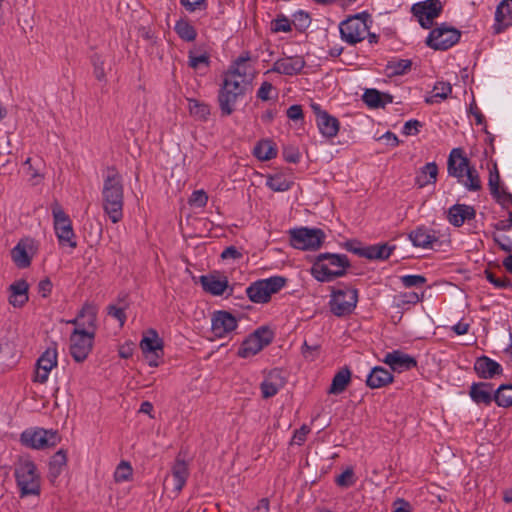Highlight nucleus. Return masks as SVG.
Segmentation results:
<instances>
[{
    "label": "nucleus",
    "instance_id": "nucleus-1",
    "mask_svg": "<svg viewBox=\"0 0 512 512\" xmlns=\"http://www.w3.org/2000/svg\"><path fill=\"white\" fill-rule=\"evenodd\" d=\"M123 205V178L114 167H108L103 181L102 207L112 223H118L122 220Z\"/></svg>",
    "mask_w": 512,
    "mask_h": 512
},
{
    "label": "nucleus",
    "instance_id": "nucleus-2",
    "mask_svg": "<svg viewBox=\"0 0 512 512\" xmlns=\"http://www.w3.org/2000/svg\"><path fill=\"white\" fill-rule=\"evenodd\" d=\"M350 266L345 254L320 253L311 267V275L319 282H332L346 275Z\"/></svg>",
    "mask_w": 512,
    "mask_h": 512
},
{
    "label": "nucleus",
    "instance_id": "nucleus-3",
    "mask_svg": "<svg viewBox=\"0 0 512 512\" xmlns=\"http://www.w3.org/2000/svg\"><path fill=\"white\" fill-rule=\"evenodd\" d=\"M238 72H227L224 75L223 84L219 91L218 102L223 116L231 115L235 110V104L245 93V85L237 79Z\"/></svg>",
    "mask_w": 512,
    "mask_h": 512
},
{
    "label": "nucleus",
    "instance_id": "nucleus-4",
    "mask_svg": "<svg viewBox=\"0 0 512 512\" xmlns=\"http://www.w3.org/2000/svg\"><path fill=\"white\" fill-rule=\"evenodd\" d=\"M15 478L21 497L40 494V476L30 459H19L15 465Z\"/></svg>",
    "mask_w": 512,
    "mask_h": 512
},
{
    "label": "nucleus",
    "instance_id": "nucleus-5",
    "mask_svg": "<svg viewBox=\"0 0 512 512\" xmlns=\"http://www.w3.org/2000/svg\"><path fill=\"white\" fill-rule=\"evenodd\" d=\"M372 23L368 12H361L348 17L339 25L341 39L350 45L363 41Z\"/></svg>",
    "mask_w": 512,
    "mask_h": 512
},
{
    "label": "nucleus",
    "instance_id": "nucleus-6",
    "mask_svg": "<svg viewBox=\"0 0 512 512\" xmlns=\"http://www.w3.org/2000/svg\"><path fill=\"white\" fill-rule=\"evenodd\" d=\"M51 212L53 216V227L59 245L75 249L77 242L70 217L66 214L58 201H54L51 204Z\"/></svg>",
    "mask_w": 512,
    "mask_h": 512
},
{
    "label": "nucleus",
    "instance_id": "nucleus-7",
    "mask_svg": "<svg viewBox=\"0 0 512 512\" xmlns=\"http://www.w3.org/2000/svg\"><path fill=\"white\" fill-rule=\"evenodd\" d=\"M287 283L283 276H272L253 282L246 288L248 298L254 303H267L272 294L278 293Z\"/></svg>",
    "mask_w": 512,
    "mask_h": 512
},
{
    "label": "nucleus",
    "instance_id": "nucleus-8",
    "mask_svg": "<svg viewBox=\"0 0 512 512\" xmlns=\"http://www.w3.org/2000/svg\"><path fill=\"white\" fill-rule=\"evenodd\" d=\"M358 302V290L354 288L333 289L329 301L330 311L338 317L350 315Z\"/></svg>",
    "mask_w": 512,
    "mask_h": 512
},
{
    "label": "nucleus",
    "instance_id": "nucleus-9",
    "mask_svg": "<svg viewBox=\"0 0 512 512\" xmlns=\"http://www.w3.org/2000/svg\"><path fill=\"white\" fill-rule=\"evenodd\" d=\"M325 239V233L318 228L302 227L290 231V241L300 250H317Z\"/></svg>",
    "mask_w": 512,
    "mask_h": 512
},
{
    "label": "nucleus",
    "instance_id": "nucleus-10",
    "mask_svg": "<svg viewBox=\"0 0 512 512\" xmlns=\"http://www.w3.org/2000/svg\"><path fill=\"white\" fill-rule=\"evenodd\" d=\"M461 33L456 28L442 23L429 33L426 44L434 50H447L460 39Z\"/></svg>",
    "mask_w": 512,
    "mask_h": 512
},
{
    "label": "nucleus",
    "instance_id": "nucleus-11",
    "mask_svg": "<svg viewBox=\"0 0 512 512\" xmlns=\"http://www.w3.org/2000/svg\"><path fill=\"white\" fill-rule=\"evenodd\" d=\"M273 338L274 334L268 327H260L243 341L238 350V355L242 358L254 356L268 346Z\"/></svg>",
    "mask_w": 512,
    "mask_h": 512
},
{
    "label": "nucleus",
    "instance_id": "nucleus-12",
    "mask_svg": "<svg viewBox=\"0 0 512 512\" xmlns=\"http://www.w3.org/2000/svg\"><path fill=\"white\" fill-rule=\"evenodd\" d=\"M61 440L56 430H46L38 428L35 430H26L21 434V442L33 449H44L57 445Z\"/></svg>",
    "mask_w": 512,
    "mask_h": 512
},
{
    "label": "nucleus",
    "instance_id": "nucleus-13",
    "mask_svg": "<svg viewBox=\"0 0 512 512\" xmlns=\"http://www.w3.org/2000/svg\"><path fill=\"white\" fill-rule=\"evenodd\" d=\"M442 10L443 5L440 0H425L411 7L412 14L424 29H430L433 26L434 19L442 13Z\"/></svg>",
    "mask_w": 512,
    "mask_h": 512
},
{
    "label": "nucleus",
    "instance_id": "nucleus-14",
    "mask_svg": "<svg viewBox=\"0 0 512 512\" xmlns=\"http://www.w3.org/2000/svg\"><path fill=\"white\" fill-rule=\"evenodd\" d=\"M95 335L94 332L88 333L84 330H73L70 335V354L72 358L81 363L87 359L90 354Z\"/></svg>",
    "mask_w": 512,
    "mask_h": 512
},
{
    "label": "nucleus",
    "instance_id": "nucleus-15",
    "mask_svg": "<svg viewBox=\"0 0 512 512\" xmlns=\"http://www.w3.org/2000/svg\"><path fill=\"white\" fill-rule=\"evenodd\" d=\"M150 336H144L140 342V348L151 367L159 365V359L163 356V341L155 330H150Z\"/></svg>",
    "mask_w": 512,
    "mask_h": 512
},
{
    "label": "nucleus",
    "instance_id": "nucleus-16",
    "mask_svg": "<svg viewBox=\"0 0 512 512\" xmlns=\"http://www.w3.org/2000/svg\"><path fill=\"white\" fill-rule=\"evenodd\" d=\"M57 365V347L56 343L48 347L37 360V368L34 380L39 383L47 381L50 371Z\"/></svg>",
    "mask_w": 512,
    "mask_h": 512
},
{
    "label": "nucleus",
    "instance_id": "nucleus-17",
    "mask_svg": "<svg viewBox=\"0 0 512 512\" xmlns=\"http://www.w3.org/2000/svg\"><path fill=\"white\" fill-rule=\"evenodd\" d=\"M471 168L469 159L464 155L461 148H454L449 154L447 161V171L449 176L457 178L458 182L462 181L465 173Z\"/></svg>",
    "mask_w": 512,
    "mask_h": 512
},
{
    "label": "nucleus",
    "instance_id": "nucleus-18",
    "mask_svg": "<svg viewBox=\"0 0 512 512\" xmlns=\"http://www.w3.org/2000/svg\"><path fill=\"white\" fill-rule=\"evenodd\" d=\"M35 242L31 238L21 239L11 250V257L19 268H27L31 264L32 255L35 253Z\"/></svg>",
    "mask_w": 512,
    "mask_h": 512
},
{
    "label": "nucleus",
    "instance_id": "nucleus-19",
    "mask_svg": "<svg viewBox=\"0 0 512 512\" xmlns=\"http://www.w3.org/2000/svg\"><path fill=\"white\" fill-rule=\"evenodd\" d=\"M237 327V319L227 311H216L212 317L211 329L213 334L222 338L231 333Z\"/></svg>",
    "mask_w": 512,
    "mask_h": 512
},
{
    "label": "nucleus",
    "instance_id": "nucleus-20",
    "mask_svg": "<svg viewBox=\"0 0 512 512\" xmlns=\"http://www.w3.org/2000/svg\"><path fill=\"white\" fill-rule=\"evenodd\" d=\"M286 380L281 369L271 370L260 385L262 397L267 399L275 396L285 386Z\"/></svg>",
    "mask_w": 512,
    "mask_h": 512
},
{
    "label": "nucleus",
    "instance_id": "nucleus-21",
    "mask_svg": "<svg viewBox=\"0 0 512 512\" xmlns=\"http://www.w3.org/2000/svg\"><path fill=\"white\" fill-rule=\"evenodd\" d=\"M306 62L302 56L285 57L274 62L272 68L266 73L275 72L287 76L297 75L302 72Z\"/></svg>",
    "mask_w": 512,
    "mask_h": 512
},
{
    "label": "nucleus",
    "instance_id": "nucleus-22",
    "mask_svg": "<svg viewBox=\"0 0 512 512\" xmlns=\"http://www.w3.org/2000/svg\"><path fill=\"white\" fill-rule=\"evenodd\" d=\"M488 186L493 198L503 207H507L512 203V194L500 187V174L497 164L489 170Z\"/></svg>",
    "mask_w": 512,
    "mask_h": 512
},
{
    "label": "nucleus",
    "instance_id": "nucleus-23",
    "mask_svg": "<svg viewBox=\"0 0 512 512\" xmlns=\"http://www.w3.org/2000/svg\"><path fill=\"white\" fill-rule=\"evenodd\" d=\"M383 362L395 371L403 372L408 371L417 366V361L414 357L403 353L400 350H394L385 355Z\"/></svg>",
    "mask_w": 512,
    "mask_h": 512
},
{
    "label": "nucleus",
    "instance_id": "nucleus-24",
    "mask_svg": "<svg viewBox=\"0 0 512 512\" xmlns=\"http://www.w3.org/2000/svg\"><path fill=\"white\" fill-rule=\"evenodd\" d=\"M474 371L481 379H493L503 374L502 366L488 356L477 357L474 363Z\"/></svg>",
    "mask_w": 512,
    "mask_h": 512
},
{
    "label": "nucleus",
    "instance_id": "nucleus-25",
    "mask_svg": "<svg viewBox=\"0 0 512 512\" xmlns=\"http://www.w3.org/2000/svg\"><path fill=\"white\" fill-rule=\"evenodd\" d=\"M409 240L415 247L423 249H432L435 243L439 242V238L435 230L425 226H419L408 234Z\"/></svg>",
    "mask_w": 512,
    "mask_h": 512
},
{
    "label": "nucleus",
    "instance_id": "nucleus-26",
    "mask_svg": "<svg viewBox=\"0 0 512 512\" xmlns=\"http://www.w3.org/2000/svg\"><path fill=\"white\" fill-rule=\"evenodd\" d=\"M188 475L189 470L186 462L181 459H176L171 470V475L167 476L165 479V484H171L173 486V492L177 495L185 486Z\"/></svg>",
    "mask_w": 512,
    "mask_h": 512
},
{
    "label": "nucleus",
    "instance_id": "nucleus-27",
    "mask_svg": "<svg viewBox=\"0 0 512 512\" xmlns=\"http://www.w3.org/2000/svg\"><path fill=\"white\" fill-rule=\"evenodd\" d=\"M494 386L490 382H474L470 386L469 396L477 405L489 406L494 401Z\"/></svg>",
    "mask_w": 512,
    "mask_h": 512
},
{
    "label": "nucleus",
    "instance_id": "nucleus-28",
    "mask_svg": "<svg viewBox=\"0 0 512 512\" xmlns=\"http://www.w3.org/2000/svg\"><path fill=\"white\" fill-rule=\"evenodd\" d=\"M512 26V9L507 0H502L495 11L493 33L500 34Z\"/></svg>",
    "mask_w": 512,
    "mask_h": 512
},
{
    "label": "nucleus",
    "instance_id": "nucleus-29",
    "mask_svg": "<svg viewBox=\"0 0 512 512\" xmlns=\"http://www.w3.org/2000/svg\"><path fill=\"white\" fill-rule=\"evenodd\" d=\"M395 249V245L390 246L387 243L374 244L365 246L362 250H357L356 255L369 260H387Z\"/></svg>",
    "mask_w": 512,
    "mask_h": 512
},
{
    "label": "nucleus",
    "instance_id": "nucleus-30",
    "mask_svg": "<svg viewBox=\"0 0 512 512\" xmlns=\"http://www.w3.org/2000/svg\"><path fill=\"white\" fill-rule=\"evenodd\" d=\"M476 211L474 207L466 204H455L448 210V221L455 227H460L466 220L474 219Z\"/></svg>",
    "mask_w": 512,
    "mask_h": 512
},
{
    "label": "nucleus",
    "instance_id": "nucleus-31",
    "mask_svg": "<svg viewBox=\"0 0 512 512\" xmlns=\"http://www.w3.org/2000/svg\"><path fill=\"white\" fill-rule=\"evenodd\" d=\"M97 313L98 308L92 303H85L80 310L81 323L80 327H75L74 330H84V332H94L97 330Z\"/></svg>",
    "mask_w": 512,
    "mask_h": 512
},
{
    "label": "nucleus",
    "instance_id": "nucleus-32",
    "mask_svg": "<svg viewBox=\"0 0 512 512\" xmlns=\"http://www.w3.org/2000/svg\"><path fill=\"white\" fill-rule=\"evenodd\" d=\"M393 382V375L384 367H374L367 376L366 385L371 389H377Z\"/></svg>",
    "mask_w": 512,
    "mask_h": 512
},
{
    "label": "nucleus",
    "instance_id": "nucleus-33",
    "mask_svg": "<svg viewBox=\"0 0 512 512\" xmlns=\"http://www.w3.org/2000/svg\"><path fill=\"white\" fill-rule=\"evenodd\" d=\"M28 283L23 280H17L9 286V303L14 307H22L29 299L28 297Z\"/></svg>",
    "mask_w": 512,
    "mask_h": 512
},
{
    "label": "nucleus",
    "instance_id": "nucleus-34",
    "mask_svg": "<svg viewBox=\"0 0 512 512\" xmlns=\"http://www.w3.org/2000/svg\"><path fill=\"white\" fill-rule=\"evenodd\" d=\"M316 124L321 135L328 139L336 137L340 129L339 120L329 113H323L316 119Z\"/></svg>",
    "mask_w": 512,
    "mask_h": 512
},
{
    "label": "nucleus",
    "instance_id": "nucleus-35",
    "mask_svg": "<svg viewBox=\"0 0 512 512\" xmlns=\"http://www.w3.org/2000/svg\"><path fill=\"white\" fill-rule=\"evenodd\" d=\"M203 289L212 295H222L228 287L227 277H219L215 275H203L200 277Z\"/></svg>",
    "mask_w": 512,
    "mask_h": 512
},
{
    "label": "nucleus",
    "instance_id": "nucleus-36",
    "mask_svg": "<svg viewBox=\"0 0 512 512\" xmlns=\"http://www.w3.org/2000/svg\"><path fill=\"white\" fill-rule=\"evenodd\" d=\"M438 175V166L435 162L425 164L415 178V183L419 188L436 182Z\"/></svg>",
    "mask_w": 512,
    "mask_h": 512
},
{
    "label": "nucleus",
    "instance_id": "nucleus-37",
    "mask_svg": "<svg viewBox=\"0 0 512 512\" xmlns=\"http://www.w3.org/2000/svg\"><path fill=\"white\" fill-rule=\"evenodd\" d=\"M351 381V371L348 367L340 369L333 377L328 390L329 394H340L344 392Z\"/></svg>",
    "mask_w": 512,
    "mask_h": 512
},
{
    "label": "nucleus",
    "instance_id": "nucleus-38",
    "mask_svg": "<svg viewBox=\"0 0 512 512\" xmlns=\"http://www.w3.org/2000/svg\"><path fill=\"white\" fill-rule=\"evenodd\" d=\"M67 463V455L63 449L57 451L49 461L48 477L51 481H55L61 474Z\"/></svg>",
    "mask_w": 512,
    "mask_h": 512
},
{
    "label": "nucleus",
    "instance_id": "nucleus-39",
    "mask_svg": "<svg viewBox=\"0 0 512 512\" xmlns=\"http://www.w3.org/2000/svg\"><path fill=\"white\" fill-rule=\"evenodd\" d=\"M452 93V86L449 82L439 81L433 87L432 94L425 98L427 104L438 103L445 100Z\"/></svg>",
    "mask_w": 512,
    "mask_h": 512
},
{
    "label": "nucleus",
    "instance_id": "nucleus-40",
    "mask_svg": "<svg viewBox=\"0 0 512 512\" xmlns=\"http://www.w3.org/2000/svg\"><path fill=\"white\" fill-rule=\"evenodd\" d=\"M253 155L261 161H267L276 157L277 150L271 141L262 140L254 147Z\"/></svg>",
    "mask_w": 512,
    "mask_h": 512
},
{
    "label": "nucleus",
    "instance_id": "nucleus-41",
    "mask_svg": "<svg viewBox=\"0 0 512 512\" xmlns=\"http://www.w3.org/2000/svg\"><path fill=\"white\" fill-rule=\"evenodd\" d=\"M412 66V61L409 59L391 60L387 63L385 72L387 76L394 77L406 74Z\"/></svg>",
    "mask_w": 512,
    "mask_h": 512
},
{
    "label": "nucleus",
    "instance_id": "nucleus-42",
    "mask_svg": "<svg viewBox=\"0 0 512 512\" xmlns=\"http://www.w3.org/2000/svg\"><path fill=\"white\" fill-rule=\"evenodd\" d=\"M494 401L500 407L512 405V385H500L494 392Z\"/></svg>",
    "mask_w": 512,
    "mask_h": 512
},
{
    "label": "nucleus",
    "instance_id": "nucleus-43",
    "mask_svg": "<svg viewBox=\"0 0 512 512\" xmlns=\"http://www.w3.org/2000/svg\"><path fill=\"white\" fill-rule=\"evenodd\" d=\"M266 185L275 192H284L290 189L292 181L279 173L269 176Z\"/></svg>",
    "mask_w": 512,
    "mask_h": 512
},
{
    "label": "nucleus",
    "instance_id": "nucleus-44",
    "mask_svg": "<svg viewBox=\"0 0 512 512\" xmlns=\"http://www.w3.org/2000/svg\"><path fill=\"white\" fill-rule=\"evenodd\" d=\"M178 36L187 42H192L196 39L197 32L195 28L185 20H179L176 22L174 27Z\"/></svg>",
    "mask_w": 512,
    "mask_h": 512
},
{
    "label": "nucleus",
    "instance_id": "nucleus-45",
    "mask_svg": "<svg viewBox=\"0 0 512 512\" xmlns=\"http://www.w3.org/2000/svg\"><path fill=\"white\" fill-rule=\"evenodd\" d=\"M459 183L463 184L469 191H479L482 188L479 174L473 166L467 170L465 177Z\"/></svg>",
    "mask_w": 512,
    "mask_h": 512
},
{
    "label": "nucleus",
    "instance_id": "nucleus-46",
    "mask_svg": "<svg viewBox=\"0 0 512 512\" xmlns=\"http://www.w3.org/2000/svg\"><path fill=\"white\" fill-rule=\"evenodd\" d=\"M362 100L369 108L376 109L383 107L382 93L376 89H366Z\"/></svg>",
    "mask_w": 512,
    "mask_h": 512
},
{
    "label": "nucleus",
    "instance_id": "nucleus-47",
    "mask_svg": "<svg viewBox=\"0 0 512 512\" xmlns=\"http://www.w3.org/2000/svg\"><path fill=\"white\" fill-rule=\"evenodd\" d=\"M486 279L498 289L512 288V282L505 276L498 277L494 272L485 270Z\"/></svg>",
    "mask_w": 512,
    "mask_h": 512
},
{
    "label": "nucleus",
    "instance_id": "nucleus-48",
    "mask_svg": "<svg viewBox=\"0 0 512 512\" xmlns=\"http://www.w3.org/2000/svg\"><path fill=\"white\" fill-rule=\"evenodd\" d=\"M189 110L193 116L198 117L199 119H206L210 113L207 105L194 99L189 100Z\"/></svg>",
    "mask_w": 512,
    "mask_h": 512
},
{
    "label": "nucleus",
    "instance_id": "nucleus-49",
    "mask_svg": "<svg viewBox=\"0 0 512 512\" xmlns=\"http://www.w3.org/2000/svg\"><path fill=\"white\" fill-rule=\"evenodd\" d=\"M188 58V65L193 69H199L201 66L209 67L210 58L207 53L195 55L192 51H189Z\"/></svg>",
    "mask_w": 512,
    "mask_h": 512
},
{
    "label": "nucleus",
    "instance_id": "nucleus-50",
    "mask_svg": "<svg viewBox=\"0 0 512 512\" xmlns=\"http://www.w3.org/2000/svg\"><path fill=\"white\" fill-rule=\"evenodd\" d=\"M132 476V467L128 462L122 461L114 472V479L116 482L127 481Z\"/></svg>",
    "mask_w": 512,
    "mask_h": 512
},
{
    "label": "nucleus",
    "instance_id": "nucleus-51",
    "mask_svg": "<svg viewBox=\"0 0 512 512\" xmlns=\"http://www.w3.org/2000/svg\"><path fill=\"white\" fill-rule=\"evenodd\" d=\"M91 62L93 65V74H94L95 78L98 81H105L106 74H105V70H104V61H103L102 57L98 54H94L91 57Z\"/></svg>",
    "mask_w": 512,
    "mask_h": 512
},
{
    "label": "nucleus",
    "instance_id": "nucleus-52",
    "mask_svg": "<svg viewBox=\"0 0 512 512\" xmlns=\"http://www.w3.org/2000/svg\"><path fill=\"white\" fill-rule=\"evenodd\" d=\"M400 280L406 288L421 287L427 282V279L422 275H404Z\"/></svg>",
    "mask_w": 512,
    "mask_h": 512
},
{
    "label": "nucleus",
    "instance_id": "nucleus-53",
    "mask_svg": "<svg viewBox=\"0 0 512 512\" xmlns=\"http://www.w3.org/2000/svg\"><path fill=\"white\" fill-rule=\"evenodd\" d=\"M335 482L340 487H351L355 483L353 469L347 468L343 473L337 476Z\"/></svg>",
    "mask_w": 512,
    "mask_h": 512
},
{
    "label": "nucleus",
    "instance_id": "nucleus-54",
    "mask_svg": "<svg viewBox=\"0 0 512 512\" xmlns=\"http://www.w3.org/2000/svg\"><path fill=\"white\" fill-rule=\"evenodd\" d=\"M273 32H290L292 30L290 20L285 16H280L271 22Z\"/></svg>",
    "mask_w": 512,
    "mask_h": 512
},
{
    "label": "nucleus",
    "instance_id": "nucleus-55",
    "mask_svg": "<svg viewBox=\"0 0 512 512\" xmlns=\"http://www.w3.org/2000/svg\"><path fill=\"white\" fill-rule=\"evenodd\" d=\"M208 202V195L204 190H196L192 193L189 204L192 206H196L202 208L206 206Z\"/></svg>",
    "mask_w": 512,
    "mask_h": 512
},
{
    "label": "nucleus",
    "instance_id": "nucleus-56",
    "mask_svg": "<svg viewBox=\"0 0 512 512\" xmlns=\"http://www.w3.org/2000/svg\"><path fill=\"white\" fill-rule=\"evenodd\" d=\"M282 155L285 161L289 163H297L300 160V152L297 147L294 146H284Z\"/></svg>",
    "mask_w": 512,
    "mask_h": 512
},
{
    "label": "nucleus",
    "instance_id": "nucleus-57",
    "mask_svg": "<svg viewBox=\"0 0 512 512\" xmlns=\"http://www.w3.org/2000/svg\"><path fill=\"white\" fill-rule=\"evenodd\" d=\"M421 126H422V124L420 121H418L416 119L409 120L404 124L402 133L406 136L416 135V134H418L419 128Z\"/></svg>",
    "mask_w": 512,
    "mask_h": 512
},
{
    "label": "nucleus",
    "instance_id": "nucleus-58",
    "mask_svg": "<svg viewBox=\"0 0 512 512\" xmlns=\"http://www.w3.org/2000/svg\"><path fill=\"white\" fill-rule=\"evenodd\" d=\"M273 90V85L270 82L264 81L257 91V98L262 101H268L271 99L270 93Z\"/></svg>",
    "mask_w": 512,
    "mask_h": 512
},
{
    "label": "nucleus",
    "instance_id": "nucleus-59",
    "mask_svg": "<svg viewBox=\"0 0 512 512\" xmlns=\"http://www.w3.org/2000/svg\"><path fill=\"white\" fill-rule=\"evenodd\" d=\"M108 315L117 319L120 323V326H123L126 321V314L124 309L116 307L114 305H109L107 307Z\"/></svg>",
    "mask_w": 512,
    "mask_h": 512
},
{
    "label": "nucleus",
    "instance_id": "nucleus-60",
    "mask_svg": "<svg viewBox=\"0 0 512 512\" xmlns=\"http://www.w3.org/2000/svg\"><path fill=\"white\" fill-rule=\"evenodd\" d=\"M286 114H287V117L293 121L303 119L302 106L298 105V104H294L287 109Z\"/></svg>",
    "mask_w": 512,
    "mask_h": 512
},
{
    "label": "nucleus",
    "instance_id": "nucleus-61",
    "mask_svg": "<svg viewBox=\"0 0 512 512\" xmlns=\"http://www.w3.org/2000/svg\"><path fill=\"white\" fill-rule=\"evenodd\" d=\"M310 432V429L308 426L303 425L300 429L296 430L293 435V441L294 443L301 445L306 440L307 434Z\"/></svg>",
    "mask_w": 512,
    "mask_h": 512
},
{
    "label": "nucleus",
    "instance_id": "nucleus-62",
    "mask_svg": "<svg viewBox=\"0 0 512 512\" xmlns=\"http://www.w3.org/2000/svg\"><path fill=\"white\" fill-rule=\"evenodd\" d=\"M240 257L241 253L234 246L226 247L221 253L222 259H238Z\"/></svg>",
    "mask_w": 512,
    "mask_h": 512
},
{
    "label": "nucleus",
    "instance_id": "nucleus-63",
    "mask_svg": "<svg viewBox=\"0 0 512 512\" xmlns=\"http://www.w3.org/2000/svg\"><path fill=\"white\" fill-rule=\"evenodd\" d=\"M395 509L393 512H411V505L408 501L398 498L394 502Z\"/></svg>",
    "mask_w": 512,
    "mask_h": 512
},
{
    "label": "nucleus",
    "instance_id": "nucleus-64",
    "mask_svg": "<svg viewBox=\"0 0 512 512\" xmlns=\"http://www.w3.org/2000/svg\"><path fill=\"white\" fill-rule=\"evenodd\" d=\"M251 512H270V502L268 498H262L257 506Z\"/></svg>",
    "mask_w": 512,
    "mask_h": 512
}]
</instances>
